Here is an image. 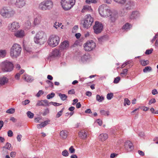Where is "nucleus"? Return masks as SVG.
Wrapping results in <instances>:
<instances>
[{"mask_svg":"<svg viewBox=\"0 0 158 158\" xmlns=\"http://www.w3.org/2000/svg\"><path fill=\"white\" fill-rule=\"evenodd\" d=\"M43 103H44V106H49V104L50 103H49L48 102L47 100L45 99V100H43Z\"/></svg>","mask_w":158,"mask_h":158,"instance_id":"4d7b16f0","label":"nucleus"},{"mask_svg":"<svg viewBox=\"0 0 158 158\" xmlns=\"http://www.w3.org/2000/svg\"><path fill=\"white\" fill-rule=\"evenodd\" d=\"M41 21V20L40 17H36L34 19L33 23V26L35 27L39 25Z\"/></svg>","mask_w":158,"mask_h":158,"instance_id":"a878e982","label":"nucleus"},{"mask_svg":"<svg viewBox=\"0 0 158 158\" xmlns=\"http://www.w3.org/2000/svg\"><path fill=\"white\" fill-rule=\"evenodd\" d=\"M140 62L143 66H145L149 64V61L148 60H142L140 61Z\"/></svg>","mask_w":158,"mask_h":158,"instance_id":"37998d69","label":"nucleus"},{"mask_svg":"<svg viewBox=\"0 0 158 158\" xmlns=\"http://www.w3.org/2000/svg\"><path fill=\"white\" fill-rule=\"evenodd\" d=\"M120 80V78L119 77H118L115 78L113 81V83L114 84H117Z\"/></svg>","mask_w":158,"mask_h":158,"instance_id":"3c124183","label":"nucleus"},{"mask_svg":"<svg viewBox=\"0 0 158 158\" xmlns=\"http://www.w3.org/2000/svg\"><path fill=\"white\" fill-rule=\"evenodd\" d=\"M27 114L28 117L30 118H33L34 114L30 111H28L27 113Z\"/></svg>","mask_w":158,"mask_h":158,"instance_id":"a19ab883","label":"nucleus"},{"mask_svg":"<svg viewBox=\"0 0 158 158\" xmlns=\"http://www.w3.org/2000/svg\"><path fill=\"white\" fill-rule=\"evenodd\" d=\"M63 109L64 108H63L60 111L57 113L56 115V118H58L62 115V112L63 111Z\"/></svg>","mask_w":158,"mask_h":158,"instance_id":"8fccbe9b","label":"nucleus"},{"mask_svg":"<svg viewBox=\"0 0 158 158\" xmlns=\"http://www.w3.org/2000/svg\"><path fill=\"white\" fill-rule=\"evenodd\" d=\"M15 112V109L14 108H10L8 109L6 111V113L9 114H13Z\"/></svg>","mask_w":158,"mask_h":158,"instance_id":"49530a36","label":"nucleus"},{"mask_svg":"<svg viewBox=\"0 0 158 158\" xmlns=\"http://www.w3.org/2000/svg\"><path fill=\"white\" fill-rule=\"evenodd\" d=\"M131 63V62L130 60L128 61L125 63H123V64L122 65L121 68H123L125 67L126 66L128 65V64H130Z\"/></svg>","mask_w":158,"mask_h":158,"instance_id":"5fc2aeb1","label":"nucleus"},{"mask_svg":"<svg viewBox=\"0 0 158 158\" xmlns=\"http://www.w3.org/2000/svg\"><path fill=\"white\" fill-rule=\"evenodd\" d=\"M60 40L59 36L56 35H52L49 37L48 43L50 46L55 47L58 45Z\"/></svg>","mask_w":158,"mask_h":158,"instance_id":"6e6552de","label":"nucleus"},{"mask_svg":"<svg viewBox=\"0 0 158 158\" xmlns=\"http://www.w3.org/2000/svg\"><path fill=\"white\" fill-rule=\"evenodd\" d=\"M50 120H48L44 121V122L41 123L40 124H38L37 125V127L38 128H40L42 127H44L49 124Z\"/></svg>","mask_w":158,"mask_h":158,"instance_id":"cd10ccee","label":"nucleus"},{"mask_svg":"<svg viewBox=\"0 0 158 158\" xmlns=\"http://www.w3.org/2000/svg\"><path fill=\"white\" fill-rule=\"evenodd\" d=\"M130 101L127 98H125L124 99V106H126V104L128 105H130Z\"/></svg>","mask_w":158,"mask_h":158,"instance_id":"603ef678","label":"nucleus"},{"mask_svg":"<svg viewBox=\"0 0 158 158\" xmlns=\"http://www.w3.org/2000/svg\"><path fill=\"white\" fill-rule=\"evenodd\" d=\"M124 147L127 151L131 150L133 148V144L130 141H127L125 142Z\"/></svg>","mask_w":158,"mask_h":158,"instance_id":"4468645a","label":"nucleus"},{"mask_svg":"<svg viewBox=\"0 0 158 158\" xmlns=\"http://www.w3.org/2000/svg\"><path fill=\"white\" fill-rule=\"evenodd\" d=\"M49 112V109L48 108H47L44 110V112L43 114V115L44 116L48 114Z\"/></svg>","mask_w":158,"mask_h":158,"instance_id":"bf43d9fd","label":"nucleus"},{"mask_svg":"<svg viewBox=\"0 0 158 158\" xmlns=\"http://www.w3.org/2000/svg\"><path fill=\"white\" fill-rule=\"evenodd\" d=\"M129 10L126 9V8H124L123 10H122L121 11L120 15L122 16H124L127 13V10Z\"/></svg>","mask_w":158,"mask_h":158,"instance_id":"4c0bfd02","label":"nucleus"},{"mask_svg":"<svg viewBox=\"0 0 158 158\" xmlns=\"http://www.w3.org/2000/svg\"><path fill=\"white\" fill-rule=\"evenodd\" d=\"M128 70L127 69H124L122 72L120 73V75L122 77H125L127 74Z\"/></svg>","mask_w":158,"mask_h":158,"instance_id":"e433bc0d","label":"nucleus"},{"mask_svg":"<svg viewBox=\"0 0 158 158\" xmlns=\"http://www.w3.org/2000/svg\"><path fill=\"white\" fill-rule=\"evenodd\" d=\"M46 82L48 85L50 87H53V83L51 81L49 80H47Z\"/></svg>","mask_w":158,"mask_h":158,"instance_id":"13d9d810","label":"nucleus"},{"mask_svg":"<svg viewBox=\"0 0 158 158\" xmlns=\"http://www.w3.org/2000/svg\"><path fill=\"white\" fill-rule=\"evenodd\" d=\"M68 132L65 130H62L60 132V135L61 138L63 139H66L67 136Z\"/></svg>","mask_w":158,"mask_h":158,"instance_id":"bb28decb","label":"nucleus"},{"mask_svg":"<svg viewBox=\"0 0 158 158\" xmlns=\"http://www.w3.org/2000/svg\"><path fill=\"white\" fill-rule=\"evenodd\" d=\"M152 70V69L150 66H147L143 69V72L144 73H146Z\"/></svg>","mask_w":158,"mask_h":158,"instance_id":"79ce46f5","label":"nucleus"},{"mask_svg":"<svg viewBox=\"0 0 158 158\" xmlns=\"http://www.w3.org/2000/svg\"><path fill=\"white\" fill-rule=\"evenodd\" d=\"M69 46V42L68 41L65 40L62 43L60 46L61 50H65L68 49Z\"/></svg>","mask_w":158,"mask_h":158,"instance_id":"2eb2a0df","label":"nucleus"},{"mask_svg":"<svg viewBox=\"0 0 158 158\" xmlns=\"http://www.w3.org/2000/svg\"><path fill=\"white\" fill-rule=\"evenodd\" d=\"M22 138V135L21 134H19L17 135V139L18 141L20 142Z\"/></svg>","mask_w":158,"mask_h":158,"instance_id":"338daca9","label":"nucleus"},{"mask_svg":"<svg viewBox=\"0 0 158 158\" xmlns=\"http://www.w3.org/2000/svg\"><path fill=\"white\" fill-rule=\"evenodd\" d=\"M104 98L102 96H100L99 94L96 95V100L99 102H101L104 99Z\"/></svg>","mask_w":158,"mask_h":158,"instance_id":"72a5a7b5","label":"nucleus"},{"mask_svg":"<svg viewBox=\"0 0 158 158\" xmlns=\"http://www.w3.org/2000/svg\"><path fill=\"white\" fill-rule=\"evenodd\" d=\"M14 35L17 38H23L25 35V33L24 31L22 30H19L17 31L15 33Z\"/></svg>","mask_w":158,"mask_h":158,"instance_id":"dca6fc26","label":"nucleus"},{"mask_svg":"<svg viewBox=\"0 0 158 158\" xmlns=\"http://www.w3.org/2000/svg\"><path fill=\"white\" fill-rule=\"evenodd\" d=\"M116 3L120 5H124L126 0H113Z\"/></svg>","mask_w":158,"mask_h":158,"instance_id":"c9c22d12","label":"nucleus"},{"mask_svg":"<svg viewBox=\"0 0 158 158\" xmlns=\"http://www.w3.org/2000/svg\"><path fill=\"white\" fill-rule=\"evenodd\" d=\"M79 137L81 139H85L87 138V134L84 130L80 131L78 133Z\"/></svg>","mask_w":158,"mask_h":158,"instance_id":"b1692460","label":"nucleus"},{"mask_svg":"<svg viewBox=\"0 0 158 158\" xmlns=\"http://www.w3.org/2000/svg\"><path fill=\"white\" fill-rule=\"evenodd\" d=\"M62 154L64 156H68L69 153L66 150H65L62 152Z\"/></svg>","mask_w":158,"mask_h":158,"instance_id":"09e8293b","label":"nucleus"},{"mask_svg":"<svg viewBox=\"0 0 158 158\" xmlns=\"http://www.w3.org/2000/svg\"><path fill=\"white\" fill-rule=\"evenodd\" d=\"M19 27L20 25L19 23L15 21L10 23L8 26V30L10 31L13 32H16Z\"/></svg>","mask_w":158,"mask_h":158,"instance_id":"f8f14e48","label":"nucleus"},{"mask_svg":"<svg viewBox=\"0 0 158 158\" xmlns=\"http://www.w3.org/2000/svg\"><path fill=\"white\" fill-rule=\"evenodd\" d=\"M37 106H44L43 100L38 101L36 104Z\"/></svg>","mask_w":158,"mask_h":158,"instance_id":"864d4df0","label":"nucleus"},{"mask_svg":"<svg viewBox=\"0 0 158 158\" xmlns=\"http://www.w3.org/2000/svg\"><path fill=\"white\" fill-rule=\"evenodd\" d=\"M21 51L20 45L17 44H15L10 49V55L13 58H17L20 55Z\"/></svg>","mask_w":158,"mask_h":158,"instance_id":"20e7f679","label":"nucleus"},{"mask_svg":"<svg viewBox=\"0 0 158 158\" xmlns=\"http://www.w3.org/2000/svg\"><path fill=\"white\" fill-rule=\"evenodd\" d=\"M99 0H85V2L87 4H97L99 2Z\"/></svg>","mask_w":158,"mask_h":158,"instance_id":"2f4dec72","label":"nucleus"},{"mask_svg":"<svg viewBox=\"0 0 158 158\" xmlns=\"http://www.w3.org/2000/svg\"><path fill=\"white\" fill-rule=\"evenodd\" d=\"M156 102V100L155 98H152L151 99L148 103L149 105H151L152 104H153L155 103Z\"/></svg>","mask_w":158,"mask_h":158,"instance_id":"6e6d98bb","label":"nucleus"},{"mask_svg":"<svg viewBox=\"0 0 158 158\" xmlns=\"http://www.w3.org/2000/svg\"><path fill=\"white\" fill-rule=\"evenodd\" d=\"M8 79L5 76L0 77V86L4 85L8 82Z\"/></svg>","mask_w":158,"mask_h":158,"instance_id":"4be33fe9","label":"nucleus"},{"mask_svg":"<svg viewBox=\"0 0 158 158\" xmlns=\"http://www.w3.org/2000/svg\"><path fill=\"white\" fill-rule=\"evenodd\" d=\"M44 94V92L42 90H40L37 94L36 96L39 97L41 95L43 94Z\"/></svg>","mask_w":158,"mask_h":158,"instance_id":"0e129e2a","label":"nucleus"},{"mask_svg":"<svg viewBox=\"0 0 158 158\" xmlns=\"http://www.w3.org/2000/svg\"><path fill=\"white\" fill-rule=\"evenodd\" d=\"M93 9L90 6L86 5L83 6L82 9L81 10V12L85 13L86 12H92Z\"/></svg>","mask_w":158,"mask_h":158,"instance_id":"a211bd4d","label":"nucleus"},{"mask_svg":"<svg viewBox=\"0 0 158 158\" xmlns=\"http://www.w3.org/2000/svg\"><path fill=\"white\" fill-rule=\"evenodd\" d=\"M26 4V0H16L15 5L16 7L18 8H22Z\"/></svg>","mask_w":158,"mask_h":158,"instance_id":"ddd939ff","label":"nucleus"},{"mask_svg":"<svg viewBox=\"0 0 158 158\" xmlns=\"http://www.w3.org/2000/svg\"><path fill=\"white\" fill-rule=\"evenodd\" d=\"M100 113L102 115H104L108 116L109 114V112L108 111H105L103 110H101L100 111Z\"/></svg>","mask_w":158,"mask_h":158,"instance_id":"58836bf2","label":"nucleus"},{"mask_svg":"<svg viewBox=\"0 0 158 158\" xmlns=\"http://www.w3.org/2000/svg\"><path fill=\"white\" fill-rule=\"evenodd\" d=\"M132 27V25L131 24L129 23H126L122 27V29L125 31H127L129 30Z\"/></svg>","mask_w":158,"mask_h":158,"instance_id":"c85d7f7f","label":"nucleus"},{"mask_svg":"<svg viewBox=\"0 0 158 158\" xmlns=\"http://www.w3.org/2000/svg\"><path fill=\"white\" fill-rule=\"evenodd\" d=\"M30 102V101L28 100H26L25 101L22 102V104L23 105H26L28 104Z\"/></svg>","mask_w":158,"mask_h":158,"instance_id":"69168bd1","label":"nucleus"},{"mask_svg":"<svg viewBox=\"0 0 158 158\" xmlns=\"http://www.w3.org/2000/svg\"><path fill=\"white\" fill-rule=\"evenodd\" d=\"M103 28V26L102 24L98 21L95 22V24L93 27L94 32L96 34H98L101 33L102 31Z\"/></svg>","mask_w":158,"mask_h":158,"instance_id":"9d476101","label":"nucleus"},{"mask_svg":"<svg viewBox=\"0 0 158 158\" xmlns=\"http://www.w3.org/2000/svg\"><path fill=\"white\" fill-rule=\"evenodd\" d=\"M24 27L26 29L28 30L31 28V24L29 19L25 22L24 25Z\"/></svg>","mask_w":158,"mask_h":158,"instance_id":"5701e85b","label":"nucleus"},{"mask_svg":"<svg viewBox=\"0 0 158 158\" xmlns=\"http://www.w3.org/2000/svg\"><path fill=\"white\" fill-rule=\"evenodd\" d=\"M110 14V15H109L110 17V20L112 22L114 23L118 18L117 13L115 12L111 11Z\"/></svg>","mask_w":158,"mask_h":158,"instance_id":"f3484780","label":"nucleus"},{"mask_svg":"<svg viewBox=\"0 0 158 158\" xmlns=\"http://www.w3.org/2000/svg\"><path fill=\"white\" fill-rule=\"evenodd\" d=\"M89 56L88 55H85L81 57V60L83 62L86 61L89 59Z\"/></svg>","mask_w":158,"mask_h":158,"instance_id":"ea45409f","label":"nucleus"},{"mask_svg":"<svg viewBox=\"0 0 158 158\" xmlns=\"http://www.w3.org/2000/svg\"><path fill=\"white\" fill-rule=\"evenodd\" d=\"M58 95L60 97L62 101L65 100L67 98V96L65 94L59 93L58 94Z\"/></svg>","mask_w":158,"mask_h":158,"instance_id":"f704fd0d","label":"nucleus"},{"mask_svg":"<svg viewBox=\"0 0 158 158\" xmlns=\"http://www.w3.org/2000/svg\"><path fill=\"white\" fill-rule=\"evenodd\" d=\"M3 148L7 149L9 150H11L12 149L11 144L8 142L6 143L5 145L3 147Z\"/></svg>","mask_w":158,"mask_h":158,"instance_id":"473e14b6","label":"nucleus"},{"mask_svg":"<svg viewBox=\"0 0 158 158\" xmlns=\"http://www.w3.org/2000/svg\"><path fill=\"white\" fill-rule=\"evenodd\" d=\"M113 97V93H110L107 94L106 98L108 100H110Z\"/></svg>","mask_w":158,"mask_h":158,"instance_id":"a18cd8bd","label":"nucleus"},{"mask_svg":"<svg viewBox=\"0 0 158 158\" xmlns=\"http://www.w3.org/2000/svg\"><path fill=\"white\" fill-rule=\"evenodd\" d=\"M139 16V13L137 11H133L129 17L130 19H136Z\"/></svg>","mask_w":158,"mask_h":158,"instance_id":"412c9836","label":"nucleus"},{"mask_svg":"<svg viewBox=\"0 0 158 158\" xmlns=\"http://www.w3.org/2000/svg\"><path fill=\"white\" fill-rule=\"evenodd\" d=\"M55 94L54 93H52L51 94H48L47 96V98L48 99H49L52 98L55 96Z\"/></svg>","mask_w":158,"mask_h":158,"instance_id":"de8ad7c7","label":"nucleus"},{"mask_svg":"<svg viewBox=\"0 0 158 158\" xmlns=\"http://www.w3.org/2000/svg\"><path fill=\"white\" fill-rule=\"evenodd\" d=\"M7 135L9 137H11L13 135V132L11 130H9L7 132Z\"/></svg>","mask_w":158,"mask_h":158,"instance_id":"e2e57ef3","label":"nucleus"},{"mask_svg":"<svg viewBox=\"0 0 158 158\" xmlns=\"http://www.w3.org/2000/svg\"><path fill=\"white\" fill-rule=\"evenodd\" d=\"M125 4L124 8L129 10L131 9L133 6V2L129 0H126V2Z\"/></svg>","mask_w":158,"mask_h":158,"instance_id":"6ab92c4d","label":"nucleus"},{"mask_svg":"<svg viewBox=\"0 0 158 158\" xmlns=\"http://www.w3.org/2000/svg\"><path fill=\"white\" fill-rule=\"evenodd\" d=\"M45 34L44 32L41 31L38 32L34 38V42L37 44L43 42L44 36Z\"/></svg>","mask_w":158,"mask_h":158,"instance_id":"9b49d317","label":"nucleus"},{"mask_svg":"<svg viewBox=\"0 0 158 158\" xmlns=\"http://www.w3.org/2000/svg\"><path fill=\"white\" fill-rule=\"evenodd\" d=\"M153 51V50L152 48L150 49L149 50H146L145 53L147 55H149L152 53Z\"/></svg>","mask_w":158,"mask_h":158,"instance_id":"052dcab7","label":"nucleus"},{"mask_svg":"<svg viewBox=\"0 0 158 158\" xmlns=\"http://www.w3.org/2000/svg\"><path fill=\"white\" fill-rule=\"evenodd\" d=\"M75 0H61V3L63 8L67 10L71 8L75 4Z\"/></svg>","mask_w":158,"mask_h":158,"instance_id":"0eeeda50","label":"nucleus"},{"mask_svg":"<svg viewBox=\"0 0 158 158\" xmlns=\"http://www.w3.org/2000/svg\"><path fill=\"white\" fill-rule=\"evenodd\" d=\"M23 79L27 82H31L33 79L32 77L27 75H25L23 77Z\"/></svg>","mask_w":158,"mask_h":158,"instance_id":"7c9ffc66","label":"nucleus"},{"mask_svg":"<svg viewBox=\"0 0 158 158\" xmlns=\"http://www.w3.org/2000/svg\"><path fill=\"white\" fill-rule=\"evenodd\" d=\"M94 21V19L91 15H87L82 21L81 23L84 28L87 29L91 27Z\"/></svg>","mask_w":158,"mask_h":158,"instance_id":"423d86ee","label":"nucleus"},{"mask_svg":"<svg viewBox=\"0 0 158 158\" xmlns=\"http://www.w3.org/2000/svg\"><path fill=\"white\" fill-rule=\"evenodd\" d=\"M7 51L6 50H0V58H3L6 55Z\"/></svg>","mask_w":158,"mask_h":158,"instance_id":"c756f323","label":"nucleus"},{"mask_svg":"<svg viewBox=\"0 0 158 158\" xmlns=\"http://www.w3.org/2000/svg\"><path fill=\"white\" fill-rule=\"evenodd\" d=\"M108 135L106 133H102L98 136V139L100 141L103 142L108 138Z\"/></svg>","mask_w":158,"mask_h":158,"instance_id":"aec40b11","label":"nucleus"},{"mask_svg":"<svg viewBox=\"0 0 158 158\" xmlns=\"http://www.w3.org/2000/svg\"><path fill=\"white\" fill-rule=\"evenodd\" d=\"M61 25V23H60L59 22H56L53 24V27L57 29V28L60 26Z\"/></svg>","mask_w":158,"mask_h":158,"instance_id":"c03bdc74","label":"nucleus"},{"mask_svg":"<svg viewBox=\"0 0 158 158\" xmlns=\"http://www.w3.org/2000/svg\"><path fill=\"white\" fill-rule=\"evenodd\" d=\"M69 151L71 153H74L75 151V149L73 148V146H71L69 148Z\"/></svg>","mask_w":158,"mask_h":158,"instance_id":"680f3d73","label":"nucleus"},{"mask_svg":"<svg viewBox=\"0 0 158 158\" xmlns=\"http://www.w3.org/2000/svg\"><path fill=\"white\" fill-rule=\"evenodd\" d=\"M99 14L102 17H107L110 15L111 11L106 5L103 4L99 6L98 8Z\"/></svg>","mask_w":158,"mask_h":158,"instance_id":"39448f33","label":"nucleus"},{"mask_svg":"<svg viewBox=\"0 0 158 158\" xmlns=\"http://www.w3.org/2000/svg\"><path fill=\"white\" fill-rule=\"evenodd\" d=\"M16 153L15 152H12L10 154V156L11 157H15V156Z\"/></svg>","mask_w":158,"mask_h":158,"instance_id":"774afa93","label":"nucleus"},{"mask_svg":"<svg viewBox=\"0 0 158 158\" xmlns=\"http://www.w3.org/2000/svg\"><path fill=\"white\" fill-rule=\"evenodd\" d=\"M0 14L3 18L9 19L13 18L16 14V12L12 8L4 6L0 10Z\"/></svg>","mask_w":158,"mask_h":158,"instance_id":"f257e3e1","label":"nucleus"},{"mask_svg":"<svg viewBox=\"0 0 158 158\" xmlns=\"http://www.w3.org/2000/svg\"><path fill=\"white\" fill-rule=\"evenodd\" d=\"M95 46V43L92 40L87 41L84 45V50L86 51L92 50Z\"/></svg>","mask_w":158,"mask_h":158,"instance_id":"1a4fd4ad","label":"nucleus"},{"mask_svg":"<svg viewBox=\"0 0 158 158\" xmlns=\"http://www.w3.org/2000/svg\"><path fill=\"white\" fill-rule=\"evenodd\" d=\"M53 6L52 0H44L39 4L38 8L43 11L49 10L52 9Z\"/></svg>","mask_w":158,"mask_h":158,"instance_id":"7ed1b4c3","label":"nucleus"},{"mask_svg":"<svg viewBox=\"0 0 158 158\" xmlns=\"http://www.w3.org/2000/svg\"><path fill=\"white\" fill-rule=\"evenodd\" d=\"M0 66L1 70L3 72H8L11 71L14 68L13 63L10 61L6 60L1 62Z\"/></svg>","mask_w":158,"mask_h":158,"instance_id":"f03ea898","label":"nucleus"},{"mask_svg":"<svg viewBox=\"0 0 158 158\" xmlns=\"http://www.w3.org/2000/svg\"><path fill=\"white\" fill-rule=\"evenodd\" d=\"M61 52L59 49H55L52 53V56L53 57H56L60 56Z\"/></svg>","mask_w":158,"mask_h":158,"instance_id":"393cba45","label":"nucleus"}]
</instances>
